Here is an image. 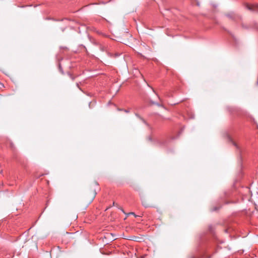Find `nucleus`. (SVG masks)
I'll list each match as a JSON object with an SVG mask.
<instances>
[{
    "label": "nucleus",
    "instance_id": "nucleus-17",
    "mask_svg": "<svg viewBox=\"0 0 258 258\" xmlns=\"http://www.w3.org/2000/svg\"><path fill=\"white\" fill-rule=\"evenodd\" d=\"M124 111H125V112H128V110H124Z\"/></svg>",
    "mask_w": 258,
    "mask_h": 258
},
{
    "label": "nucleus",
    "instance_id": "nucleus-11",
    "mask_svg": "<svg viewBox=\"0 0 258 258\" xmlns=\"http://www.w3.org/2000/svg\"><path fill=\"white\" fill-rule=\"evenodd\" d=\"M219 208H218V207H214L213 209V211H217L218 209H219Z\"/></svg>",
    "mask_w": 258,
    "mask_h": 258
},
{
    "label": "nucleus",
    "instance_id": "nucleus-20",
    "mask_svg": "<svg viewBox=\"0 0 258 258\" xmlns=\"http://www.w3.org/2000/svg\"><path fill=\"white\" fill-rule=\"evenodd\" d=\"M118 55H118V54H116V56H118Z\"/></svg>",
    "mask_w": 258,
    "mask_h": 258
},
{
    "label": "nucleus",
    "instance_id": "nucleus-3",
    "mask_svg": "<svg viewBox=\"0 0 258 258\" xmlns=\"http://www.w3.org/2000/svg\"><path fill=\"white\" fill-rule=\"evenodd\" d=\"M245 6L246 9L250 11L258 12V5H249L248 4H246Z\"/></svg>",
    "mask_w": 258,
    "mask_h": 258
},
{
    "label": "nucleus",
    "instance_id": "nucleus-19",
    "mask_svg": "<svg viewBox=\"0 0 258 258\" xmlns=\"http://www.w3.org/2000/svg\"><path fill=\"white\" fill-rule=\"evenodd\" d=\"M77 87H78V88H79V84H77Z\"/></svg>",
    "mask_w": 258,
    "mask_h": 258
},
{
    "label": "nucleus",
    "instance_id": "nucleus-7",
    "mask_svg": "<svg viewBox=\"0 0 258 258\" xmlns=\"http://www.w3.org/2000/svg\"><path fill=\"white\" fill-rule=\"evenodd\" d=\"M151 103L152 104H156V105H158V106H162L161 104L158 103H156V102H153V101H151Z\"/></svg>",
    "mask_w": 258,
    "mask_h": 258
},
{
    "label": "nucleus",
    "instance_id": "nucleus-12",
    "mask_svg": "<svg viewBox=\"0 0 258 258\" xmlns=\"http://www.w3.org/2000/svg\"><path fill=\"white\" fill-rule=\"evenodd\" d=\"M60 49H63L65 50H68V48L67 47H60Z\"/></svg>",
    "mask_w": 258,
    "mask_h": 258
},
{
    "label": "nucleus",
    "instance_id": "nucleus-18",
    "mask_svg": "<svg viewBox=\"0 0 258 258\" xmlns=\"http://www.w3.org/2000/svg\"><path fill=\"white\" fill-rule=\"evenodd\" d=\"M190 258H196V257L194 256H191Z\"/></svg>",
    "mask_w": 258,
    "mask_h": 258
},
{
    "label": "nucleus",
    "instance_id": "nucleus-6",
    "mask_svg": "<svg viewBox=\"0 0 258 258\" xmlns=\"http://www.w3.org/2000/svg\"><path fill=\"white\" fill-rule=\"evenodd\" d=\"M158 143L161 146H166L167 145V141L165 140L162 139L159 140Z\"/></svg>",
    "mask_w": 258,
    "mask_h": 258
},
{
    "label": "nucleus",
    "instance_id": "nucleus-10",
    "mask_svg": "<svg viewBox=\"0 0 258 258\" xmlns=\"http://www.w3.org/2000/svg\"><path fill=\"white\" fill-rule=\"evenodd\" d=\"M10 147L12 149H13V148H14V145L12 143H10Z\"/></svg>",
    "mask_w": 258,
    "mask_h": 258
},
{
    "label": "nucleus",
    "instance_id": "nucleus-8",
    "mask_svg": "<svg viewBox=\"0 0 258 258\" xmlns=\"http://www.w3.org/2000/svg\"><path fill=\"white\" fill-rule=\"evenodd\" d=\"M233 145L237 149L239 148V147L238 146L237 144L234 142L232 141Z\"/></svg>",
    "mask_w": 258,
    "mask_h": 258
},
{
    "label": "nucleus",
    "instance_id": "nucleus-22",
    "mask_svg": "<svg viewBox=\"0 0 258 258\" xmlns=\"http://www.w3.org/2000/svg\"><path fill=\"white\" fill-rule=\"evenodd\" d=\"M240 156H241V152H240Z\"/></svg>",
    "mask_w": 258,
    "mask_h": 258
},
{
    "label": "nucleus",
    "instance_id": "nucleus-15",
    "mask_svg": "<svg viewBox=\"0 0 258 258\" xmlns=\"http://www.w3.org/2000/svg\"><path fill=\"white\" fill-rule=\"evenodd\" d=\"M70 77H71V79H72V80L74 81L75 79V78L72 75H70Z\"/></svg>",
    "mask_w": 258,
    "mask_h": 258
},
{
    "label": "nucleus",
    "instance_id": "nucleus-13",
    "mask_svg": "<svg viewBox=\"0 0 258 258\" xmlns=\"http://www.w3.org/2000/svg\"><path fill=\"white\" fill-rule=\"evenodd\" d=\"M152 89L153 90V92H154V93H155L157 95V96H158V98L161 100V99H160V97H159L158 96V95L156 94V93L155 91L154 90V89H153V88H152Z\"/></svg>",
    "mask_w": 258,
    "mask_h": 258
},
{
    "label": "nucleus",
    "instance_id": "nucleus-14",
    "mask_svg": "<svg viewBox=\"0 0 258 258\" xmlns=\"http://www.w3.org/2000/svg\"><path fill=\"white\" fill-rule=\"evenodd\" d=\"M128 214H130V215H134L135 217H136V214H135L134 213H133V212H131V213H129Z\"/></svg>",
    "mask_w": 258,
    "mask_h": 258
},
{
    "label": "nucleus",
    "instance_id": "nucleus-4",
    "mask_svg": "<svg viewBox=\"0 0 258 258\" xmlns=\"http://www.w3.org/2000/svg\"><path fill=\"white\" fill-rule=\"evenodd\" d=\"M243 191H244V192L248 194L247 195V197H244V196H243V201L246 199L247 201H250V198L251 197V193H250V191L249 190V189L248 187H245L244 189L243 190Z\"/></svg>",
    "mask_w": 258,
    "mask_h": 258
},
{
    "label": "nucleus",
    "instance_id": "nucleus-16",
    "mask_svg": "<svg viewBox=\"0 0 258 258\" xmlns=\"http://www.w3.org/2000/svg\"><path fill=\"white\" fill-rule=\"evenodd\" d=\"M228 230H229V229H225V232H226V233H228Z\"/></svg>",
    "mask_w": 258,
    "mask_h": 258
},
{
    "label": "nucleus",
    "instance_id": "nucleus-5",
    "mask_svg": "<svg viewBox=\"0 0 258 258\" xmlns=\"http://www.w3.org/2000/svg\"><path fill=\"white\" fill-rule=\"evenodd\" d=\"M142 205L145 208H149L152 207L146 199L142 200Z\"/></svg>",
    "mask_w": 258,
    "mask_h": 258
},
{
    "label": "nucleus",
    "instance_id": "nucleus-21",
    "mask_svg": "<svg viewBox=\"0 0 258 258\" xmlns=\"http://www.w3.org/2000/svg\"><path fill=\"white\" fill-rule=\"evenodd\" d=\"M149 140H151V137H149Z\"/></svg>",
    "mask_w": 258,
    "mask_h": 258
},
{
    "label": "nucleus",
    "instance_id": "nucleus-1",
    "mask_svg": "<svg viewBox=\"0 0 258 258\" xmlns=\"http://www.w3.org/2000/svg\"><path fill=\"white\" fill-rule=\"evenodd\" d=\"M97 192L96 191V188L94 187H92L91 191L88 193L87 196H90V199L89 200V203H90L93 201L96 196Z\"/></svg>",
    "mask_w": 258,
    "mask_h": 258
},
{
    "label": "nucleus",
    "instance_id": "nucleus-9",
    "mask_svg": "<svg viewBox=\"0 0 258 258\" xmlns=\"http://www.w3.org/2000/svg\"><path fill=\"white\" fill-rule=\"evenodd\" d=\"M99 184L97 182V181H95L94 183H93V185L94 186H95L96 187H98Z\"/></svg>",
    "mask_w": 258,
    "mask_h": 258
},
{
    "label": "nucleus",
    "instance_id": "nucleus-2",
    "mask_svg": "<svg viewBox=\"0 0 258 258\" xmlns=\"http://www.w3.org/2000/svg\"><path fill=\"white\" fill-rule=\"evenodd\" d=\"M225 16L227 17L229 19L232 21H236L238 18L237 15L233 12L225 14Z\"/></svg>",
    "mask_w": 258,
    "mask_h": 258
}]
</instances>
